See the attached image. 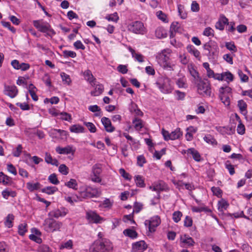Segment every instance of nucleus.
Returning a JSON list of instances; mask_svg holds the SVG:
<instances>
[{
	"instance_id": "24",
	"label": "nucleus",
	"mask_w": 252,
	"mask_h": 252,
	"mask_svg": "<svg viewBox=\"0 0 252 252\" xmlns=\"http://www.w3.org/2000/svg\"><path fill=\"white\" fill-rule=\"evenodd\" d=\"M128 51L131 53L132 57L134 59L135 61L138 62L139 63H143L144 62V58L143 55L141 54L137 53L131 47H128Z\"/></svg>"
},
{
	"instance_id": "26",
	"label": "nucleus",
	"mask_w": 252,
	"mask_h": 252,
	"mask_svg": "<svg viewBox=\"0 0 252 252\" xmlns=\"http://www.w3.org/2000/svg\"><path fill=\"white\" fill-rule=\"evenodd\" d=\"M85 79L92 85H95V79L90 70H85L83 73Z\"/></svg>"
},
{
	"instance_id": "64",
	"label": "nucleus",
	"mask_w": 252,
	"mask_h": 252,
	"mask_svg": "<svg viewBox=\"0 0 252 252\" xmlns=\"http://www.w3.org/2000/svg\"><path fill=\"white\" fill-rule=\"evenodd\" d=\"M230 95H224L223 94L219 95L220 98L221 102L225 106H229L230 104Z\"/></svg>"
},
{
	"instance_id": "29",
	"label": "nucleus",
	"mask_w": 252,
	"mask_h": 252,
	"mask_svg": "<svg viewBox=\"0 0 252 252\" xmlns=\"http://www.w3.org/2000/svg\"><path fill=\"white\" fill-rule=\"evenodd\" d=\"M189 156H192L193 159L199 162L202 160V158L199 153L194 148H191L189 149Z\"/></svg>"
},
{
	"instance_id": "61",
	"label": "nucleus",
	"mask_w": 252,
	"mask_h": 252,
	"mask_svg": "<svg viewBox=\"0 0 252 252\" xmlns=\"http://www.w3.org/2000/svg\"><path fill=\"white\" fill-rule=\"evenodd\" d=\"M49 182L55 185L59 184L60 181L58 179L57 175L55 173L51 174L48 178Z\"/></svg>"
},
{
	"instance_id": "37",
	"label": "nucleus",
	"mask_w": 252,
	"mask_h": 252,
	"mask_svg": "<svg viewBox=\"0 0 252 252\" xmlns=\"http://www.w3.org/2000/svg\"><path fill=\"white\" fill-rule=\"evenodd\" d=\"M58 189L55 186H48L43 188L41 189V191L43 193H46L48 195H51L54 194L58 191Z\"/></svg>"
},
{
	"instance_id": "27",
	"label": "nucleus",
	"mask_w": 252,
	"mask_h": 252,
	"mask_svg": "<svg viewBox=\"0 0 252 252\" xmlns=\"http://www.w3.org/2000/svg\"><path fill=\"white\" fill-rule=\"evenodd\" d=\"M228 22V19L226 17H221L219 21L216 23L215 27L216 29L222 31L224 29V26Z\"/></svg>"
},
{
	"instance_id": "63",
	"label": "nucleus",
	"mask_w": 252,
	"mask_h": 252,
	"mask_svg": "<svg viewBox=\"0 0 252 252\" xmlns=\"http://www.w3.org/2000/svg\"><path fill=\"white\" fill-rule=\"evenodd\" d=\"M179 58L180 62L183 64L186 65L188 64L189 62V59L187 57L185 53L180 54L179 56Z\"/></svg>"
},
{
	"instance_id": "44",
	"label": "nucleus",
	"mask_w": 252,
	"mask_h": 252,
	"mask_svg": "<svg viewBox=\"0 0 252 252\" xmlns=\"http://www.w3.org/2000/svg\"><path fill=\"white\" fill-rule=\"evenodd\" d=\"M27 188L30 191L32 192L39 189L40 188V184L38 182L35 183L28 182L27 183Z\"/></svg>"
},
{
	"instance_id": "3",
	"label": "nucleus",
	"mask_w": 252,
	"mask_h": 252,
	"mask_svg": "<svg viewBox=\"0 0 252 252\" xmlns=\"http://www.w3.org/2000/svg\"><path fill=\"white\" fill-rule=\"evenodd\" d=\"M156 84L160 91L164 94H170L173 90V86L171 83V81L170 78L167 77L161 76L158 77Z\"/></svg>"
},
{
	"instance_id": "40",
	"label": "nucleus",
	"mask_w": 252,
	"mask_h": 252,
	"mask_svg": "<svg viewBox=\"0 0 252 252\" xmlns=\"http://www.w3.org/2000/svg\"><path fill=\"white\" fill-rule=\"evenodd\" d=\"M191 210L192 212L196 213H201L202 212L208 213L211 212L210 209L204 205H202L199 207L193 206L191 208Z\"/></svg>"
},
{
	"instance_id": "31",
	"label": "nucleus",
	"mask_w": 252,
	"mask_h": 252,
	"mask_svg": "<svg viewBox=\"0 0 252 252\" xmlns=\"http://www.w3.org/2000/svg\"><path fill=\"white\" fill-rule=\"evenodd\" d=\"M238 106L242 114L246 116L247 114V104L243 100H240L238 101Z\"/></svg>"
},
{
	"instance_id": "41",
	"label": "nucleus",
	"mask_w": 252,
	"mask_h": 252,
	"mask_svg": "<svg viewBox=\"0 0 252 252\" xmlns=\"http://www.w3.org/2000/svg\"><path fill=\"white\" fill-rule=\"evenodd\" d=\"M64 199L66 201L69 203L71 205L74 204L75 202H77L78 201H81L82 198L80 197V195L79 196L74 195L72 196H64Z\"/></svg>"
},
{
	"instance_id": "22",
	"label": "nucleus",
	"mask_w": 252,
	"mask_h": 252,
	"mask_svg": "<svg viewBox=\"0 0 252 252\" xmlns=\"http://www.w3.org/2000/svg\"><path fill=\"white\" fill-rule=\"evenodd\" d=\"M132 123L134 129L138 131H141L145 125L143 121L136 117L133 119Z\"/></svg>"
},
{
	"instance_id": "13",
	"label": "nucleus",
	"mask_w": 252,
	"mask_h": 252,
	"mask_svg": "<svg viewBox=\"0 0 252 252\" xmlns=\"http://www.w3.org/2000/svg\"><path fill=\"white\" fill-rule=\"evenodd\" d=\"M69 212L68 209L64 207H60L55 209L48 213V216L51 218L59 219L64 217Z\"/></svg>"
},
{
	"instance_id": "12",
	"label": "nucleus",
	"mask_w": 252,
	"mask_h": 252,
	"mask_svg": "<svg viewBox=\"0 0 252 252\" xmlns=\"http://www.w3.org/2000/svg\"><path fill=\"white\" fill-rule=\"evenodd\" d=\"M160 218L158 216H154L149 220H145L144 224L148 228L149 231L151 232H154L156 228L160 224Z\"/></svg>"
},
{
	"instance_id": "43",
	"label": "nucleus",
	"mask_w": 252,
	"mask_h": 252,
	"mask_svg": "<svg viewBox=\"0 0 252 252\" xmlns=\"http://www.w3.org/2000/svg\"><path fill=\"white\" fill-rule=\"evenodd\" d=\"M71 132L79 133H83L84 132V128L79 125H74L71 126L69 128Z\"/></svg>"
},
{
	"instance_id": "59",
	"label": "nucleus",
	"mask_w": 252,
	"mask_h": 252,
	"mask_svg": "<svg viewBox=\"0 0 252 252\" xmlns=\"http://www.w3.org/2000/svg\"><path fill=\"white\" fill-rule=\"evenodd\" d=\"M183 216L182 213L179 211H175L172 215V220L178 223L179 222Z\"/></svg>"
},
{
	"instance_id": "42",
	"label": "nucleus",
	"mask_w": 252,
	"mask_h": 252,
	"mask_svg": "<svg viewBox=\"0 0 252 252\" xmlns=\"http://www.w3.org/2000/svg\"><path fill=\"white\" fill-rule=\"evenodd\" d=\"M124 234L131 239H135L137 237V233L131 229H126L123 231Z\"/></svg>"
},
{
	"instance_id": "62",
	"label": "nucleus",
	"mask_w": 252,
	"mask_h": 252,
	"mask_svg": "<svg viewBox=\"0 0 252 252\" xmlns=\"http://www.w3.org/2000/svg\"><path fill=\"white\" fill-rule=\"evenodd\" d=\"M203 35L209 37H213L214 35V31L213 29L207 27L204 29Z\"/></svg>"
},
{
	"instance_id": "17",
	"label": "nucleus",
	"mask_w": 252,
	"mask_h": 252,
	"mask_svg": "<svg viewBox=\"0 0 252 252\" xmlns=\"http://www.w3.org/2000/svg\"><path fill=\"white\" fill-rule=\"evenodd\" d=\"M3 92L5 95L13 98L17 95L18 90L15 86L5 85Z\"/></svg>"
},
{
	"instance_id": "6",
	"label": "nucleus",
	"mask_w": 252,
	"mask_h": 252,
	"mask_svg": "<svg viewBox=\"0 0 252 252\" xmlns=\"http://www.w3.org/2000/svg\"><path fill=\"white\" fill-rule=\"evenodd\" d=\"M197 86L198 93L203 96L210 97L211 95V88L209 82L202 79L195 83Z\"/></svg>"
},
{
	"instance_id": "30",
	"label": "nucleus",
	"mask_w": 252,
	"mask_h": 252,
	"mask_svg": "<svg viewBox=\"0 0 252 252\" xmlns=\"http://www.w3.org/2000/svg\"><path fill=\"white\" fill-rule=\"evenodd\" d=\"M92 86L94 87V90L92 91L91 94L93 96H98L100 95L103 91L104 88L101 84L93 85Z\"/></svg>"
},
{
	"instance_id": "15",
	"label": "nucleus",
	"mask_w": 252,
	"mask_h": 252,
	"mask_svg": "<svg viewBox=\"0 0 252 252\" xmlns=\"http://www.w3.org/2000/svg\"><path fill=\"white\" fill-rule=\"evenodd\" d=\"M216 77L217 80L220 81H224L228 84L232 82L234 80L233 75L228 71L219 73Z\"/></svg>"
},
{
	"instance_id": "4",
	"label": "nucleus",
	"mask_w": 252,
	"mask_h": 252,
	"mask_svg": "<svg viewBox=\"0 0 252 252\" xmlns=\"http://www.w3.org/2000/svg\"><path fill=\"white\" fill-rule=\"evenodd\" d=\"M62 226V222L57 221L51 217L46 219L43 223L44 230L48 233L60 231Z\"/></svg>"
},
{
	"instance_id": "35",
	"label": "nucleus",
	"mask_w": 252,
	"mask_h": 252,
	"mask_svg": "<svg viewBox=\"0 0 252 252\" xmlns=\"http://www.w3.org/2000/svg\"><path fill=\"white\" fill-rule=\"evenodd\" d=\"M155 35L158 38H163L166 37L167 32L163 28L158 27L155 31Z\"/></svg>"
},
{
	"instance_id": "51",
	"label": "nucleus",
	"mask_w": 252,
	"mask_h": 252,
	"mask_svg": "<svg viewBox=\"0 0 252 252\" xmlns=\"http://www.w3.org/2000/svg\"><path fill=\"white\" fill-rule=\"evenodd\" d=\"M65 186L69 188L76 190L77 189L78 184L75 179H71L69 181L65 183Z\"/></svg>"
},
{
	"instance_id": "8",
	"label": "nucleus",
	"mask_w": 252,
	"mask_h": 252,
	"mask_svg": "<svg viewBox=\"0 0 252 252\" xmlns=\"http://www.w3.org/2000/svg\"><path fill=\"white\" fill-rule=\"evenodd\" d=\"M161 133L165 141L175 140L179 139L183 135L180 128H176L174 131L169 132L168 131L162 129Z\"/></svg>"
},
{
	"instance_id": "39",
	"label": "nucleus",
	"mask_w": 252,
	"mask_h": 252,
	"mask_svg": "<svg viewBox=\"0 0 252 252\" xmlns=\"http://www.w3.org/2000/svg\"><path fill=\"white\" fill-rule=\"evenodd\" d=\"M189 71L190 75L193 77L194 83L198 81L201 78L199 77L198 72L194 68L192 65L188 66Z\"/></svg>"
},
{
	"instance_id": "25",
	"label": "nucleus",
	"mask_w": 252,
	"mask_h": 252,
	"mask_svg": "<svg viewBox=\"0 0 252 252\" xmlns=\"http://www.w3.org/2000/svg\"><path fill=\"white\" fill-rule=\"evenodd\" d=\"M186 131V139L188 141H190L193 139V135L197 132V128L196 127L190 126L187 128Z\"/></svg>"
},
{
	"instance_id": "28",
	"label": "nucleus",
	"mask_w": 252,
	"mask_h": 252,
	"mask_svg": "<svg viewBox=\"0 0 252 252\" xmlns=\"http://www.w3.org/2000/svg\"><path fill=\"white\" fill-rule=\"evenodd\" d=\"M187 50L189 54L194 56L196 59H200V53L194 46L192 45H189L187 47Z\"/></svg>"
},
{
	"instance_id": "2",
	"label": "nucleus",
	"mask_w": 252,
	"mask_h": 252,
	"mask_svg": "<svg viewBox=\"0 0 252 252\" xmlns=\"http://www.w3.org/2000/svg\"><path fill=\"white\" fill-rule=\"evenodd\" d=\"M113 249L112 243L103 239L94 242L90 248V252H111Z\"/></svg>"
},
{
	"instance_id": "45",
	"label": "nucleus",
	"mask_w": 252,
	"mask_h": 252,
	"mask_svg": "<svg viewBox=\"0 0 252 252\" xmlns=\"http://www.w3.org/2000/svg\"><path fill=\"white\" fill-rule=\"evenodd\" d=\"M49 134L50 136L54 137H56L58 135H66V132L64 130L61 129H52L49 131Z\"/></svg>"
},
{
	"instance_id": "23",
	"label": "nucleus",
	"mask_w": 252,
	"mask_h": 252,
	"mask_svg": "<svg viewBox=\"0 0 252 252\" xmlns=\"http://www.w3.org/2000/svg\"><path fill=\"white\" fill-rule=\"evenodd\" d=\"M149 188L153 191L158 192L164 190L167 188V186L163 182L159 181L155 183L153 186H150Z\"/></svg>"
},
{
	"instance_id": "10",
	"label": "nucleus",
	"mask_w": 252,
	"mask_h": 252,
	"mask_svg": "<svg viewBox=\"0 0 252 252\" xmlns=\"http://www.w3.org/2000/svg\"><path fill=\"white\" fill-rule=\"evenodd\" d=\"M129 31L140 34H144L146 33V29L144 24L138 21L132 22L127 26Z\"/></svg>"
},
{
	"instance_id": "55",
	"label": "nucleus",
	"mask_w": 252,
	"mask_h": 252,
	"mask_svg": "<svg viewBox=\"0 0 252 252\" xmlns=\"http://www.w3.org/2000/svg\"><path fill=\"white\" fill-rule=\"evenodd\" d=\"M203 139L206 143L212 145H216L217 143L215 139L210 134L205 135L203 137Z\"/></svg>"
},
{
	"instance_id": "46",
	"label": "nucleus",
	"mask_w": 252,
	"mask_h": 252,
	"mask_svg": "<svg viewBox=\"0 0 252 252\" xmlns=\"http://www.w3.org/2000/svg\"><path fill=\"white\" fill-rule=\"evenodd\" d=\"M1 194L2 197L6 199H7L9 196L14 197L16 195L15 191L8 189L3 190L2 191Z\"/></svg>"
},
{
	"instance_id": "47",
	"label": "nucleus",
	"mask_w": 252,
	"mask_h": 252,
	"mask_svg": "<svg viewBox=\"0 0 252 252\" xmlns=\"http://www.w3.org/2000/svg\"><path fill=\"white\" fill-rule=\"evenodd\" d=\"M29 92L32 97V99L34 101L38 100V96L35 94L36 88L32 84H30L28 87Z\"/></svg>"
},
{
	"instance_id": "50",
	"label": "nucleus",
	"mask_w": 252,
	"mask_h": 252,
	"mask_svg": "<svg viewBox=\"0 0 252 252\" xmlns=\"http://www.w3.org/2000/svg\"><path fill=\"white\" fill-rule=\"evenodd\" d=\"M28 225L26 223H22L18 226V233L21 236H24L25 233L27 232Z\"/></svg>"
},
{
	"instance_id": "32",
	"label": "nucleus",
	"mask_w": 252,
	"mask_h": 252,
	"mask_svg": "<svg viewBox=\"0 0 252 252\" xmlns=\"http://www.w3.org/2000/svg\"><path fill=\"white\" fill-rule=\"evenodd\" d=\"M14 216L13 214H9L5 218L4 221L5 227L7 228H11L13 225V220Z\"/></svg>"
},
{
	"instance_id": "54",
	"label": "nucleus",
	"mask_w": 252,
	"mask_h": 252,
	"mask_svg": "<svg viewBox=\"0 0 252 252\" xmlns=\"http://www.w3.org/2000/svg\"><path fill=\"white\" fill-rule=\"evenodd\" d=\"M73 247V242L71 240H69L66 242H63L60 246V249L63 250L66 249L67 250H70Z\"/></svg>"
},
{
	"instance_id": "7",
	"label": "nucleus",
	"mask_w": 252,
	"mask_h": 252,
	"mask_svg": "<svg viewBox=\"0 0 252 252\" xmlns=\"http://www.w3.org/2000/svg\"><path fill=\"white\" fill-rule=\"evenodd\" d=\"M203 49L208 51L207 54L209 59L217 58L219 53V48L215 41H210L204 44Z\"/></svg>"
},
{
	"instance_id": "49",
	"label": "nucleus",
	"mask_w": 252,
	"mask_h": 252,
	"mask_svg": "<svg viewBox=\"0 0 252 252\" xmlns=\"http://www.w3.org/2000/svg\"><path fill=\"white\" fill-rule=\"evenodd\" d=\"M186 82V78L185 76H183L177 80L176 84L180 88H186L187 87Z\"/></svg>"
},
{
	"instance_id": "58",
	"label": "nucleus",
	"mask_w": 252,
	"mask_h": 252,
	"mask_svg": "<svg viewBox=\"0 0 252 252\" xmlns=\"http://www.w3.org/2000/svg\"><path fill=\"white\" fill-rule=\"evenodd\" d=\"M130 110L131 112L134 113L136 116H142L143 115V112L140 109H138L136 105L133 103H131Z\"/></svg>"
},
{
	"instance_id": "34",
	"label": "nucleus",
	"mask_w": 252,
	"mask_h": 252,
	"mask_svg": "<svg viewBox=\"0 0 252 252\" xmlns=\"http://www.w3.org/2000/svg\"><path fill=\"white\" fill-rule=\"evenodd\" d=\"M45 160L48 164L55 166L58 165V161L56 159L53 158L49 153L46 152L45 153Z\"/></svg>"
},
{
	"instance_id": "53",
	"label": "nucleus",
	"mask_w": 252,
	"mask_h": 252,
	"mask_svg": "<svg viewBox=\"0 0 252 252\" xmlns=\"http://www.w3.org/2000/svg\"><path fill=\"white\" fill-rule=\"evenodd\" d=\"M112 205V202L109 199H105L101 202L99 205V207L104 209H109Z\"/></svg>"
},
{
	"instance_id": "9",
	"label": "nucleus",
	"mask_w": 252,
	"mask_h": 252,
	"mask_svg": "<svg viewBox=\"0 0 252 252\" xmlns=\"http://www.w3.org/2000/svg\"><path fill=\"white\" fill-rule=\"evenodd\" d=\"M86 219L89 223L99 224L105 220V219L100 216L96 211L93 210L86 211Z\"/></svg>"
},
{
	"instance_id": "11",
	"label": "nucleus",
	"mask_w": 252,
	"mask_h": 252,
	"mask_svg": "<svg viewBox=\"0 0 252 252\" xmlns=\"http://www.w3.org/2000/svg\"><path fill=\"white\" fill-rule=\"evenodd\" d=\"M34 26L39 31L47 33L48 34H55V32L50 28V26L47 22L42 20H36L33 21Z\"/></svg>"
},
{
	"instance_id": "21",
	"label": "nucleus",
	"mask_w": 252,
	"mask_h": 252,
	"mask_svg": "<svg viewBox=\"0 0 252 252\" xmlns=\"http://www.w3.org/2000/svg\"><path fill=\"white\" fill-rule=\"evenodd\" d=\"M216 129L223 135H231L234 132V129L232 126H217Z\"/></svg>"
},
{
	"instance_id": "33",
	"label": "nucleus",
	"mask_w": 252,
	"mask_h": 252,
	"mask_svg": "<svg viewBox=\"0 0 252 252\" xmlns=\"http://www.w3.org/2000/svg\"><path fill=\"white\" fill-rule=\"evenodd\" d=\"M232 89L227 85H223L219 89V95H231Z\"/></svg>"
},
{
	"instance_id": "16",
	"label": "nucleus",
	"mask_w": 252,
	"mask_h": 252,
	"mask_svg": "<svg viewBox=\"0 0 252 252\" xmlns=\"http://www.w3.org/2000/svg\"><path fill=\"white\" fill-rule=\"evenodd\" d=\"M194 243L193 239L188 235L180 236V246L182 247H190L193 246Z\"/></svg>"
},
{
	"instance_id": "1",
	"label": "nucleus",
	"mask_w": 252,
	"mask_h": 252,
	"mask_svg": "<svg viewBox=\"0 0 252 252\" xmlns=\"http://www.w3.org/2000/svg\"><path fill=\"white\" fill-rule=\"evenodd\" d=\"M171 53V50L167 48L162 50L156 56L158 63L164 69L168 70H173L175 65L170 61Z\"/></svg>"
},
{
	"instance_id": "36",
	"label": "nucleus",
	"mask_w": 252,
	"mask_h": 252,
	"mask_svg": "<svg viewBox=\"0 0 252 252\" xmlns=\"http://www.w3.org/2000/svg\"><path fill=\"white\" fill-rule=\"evenodd\" d=\"M134 181L137 187L139 188H144L145 187L144 178L141 175H135L134 176Z\"/></svg>"
},
{
	"instance_id": "48",
	"label": "nucleus",
	"mask_w": 252,
	"mask_h": 252,
	"mask_svg": "<svg viewBox=\"0 0 252 252\" xmlns=\"http://www.w3.org/2000/svg\"><path fill=\"white\" fill-rule=\"evenodd\" d=\"M62 80L64 84L70 85L71 83V79L70 76L64 72H61L60 74Z\"/></svg>"
},
{
	"instance_id": "38",
	"label": "nucleus",
	"mask_w": 252,
	"mask_h": 252,
	"mask_svg": "<svg viewBox=\"0 0 252 252\" xmlns=\"http://www.w3.org/2000/svg\"><path fill=\"white\" fill-rule=\"evenodd\" d=\"M180 24L177 22H174L170 26V37L174 36V33L180 32Z\"/></svg>"
},
{
	"instance_id": "56",
	"label": "nucleus",
	"mask_w": 252,
	"mask_h": 252,
	"mask_svg": "<svg viewBox=\"0 0 252 252\" xmlns=\"http://www.w3.org/2000/svg\"><path fill=\"white\" fill-rule=\"evenodd\" d=\"M58 118L68 122H70L72 119L71 115L66 112H60Z\"/></svg>"
},
{
	"instance_id": "18",
	"label": "nucleus",
	"mask_w": 252,
	"mask_h": 252,
	"mask_svg": "<svg viewBox=\"0 0 252 252\" xmlns=\"http://www.w3.org/2000/svg\"><path fill=\"white\" fill-rule=\"evenodd\" d=\"M147 248V245L144 241H140L132 244L133 252H143Z\"/></svg>"
},
{
	"instance_id": "20",
	"label": "nucleus",
	"mask_w": 252,
	"mask_h": 252,
	"mask_svg": "<svg viewBox=\"0 0 252 252\" xmlns=\"http://www.w3.org/2000/svg\"><path fill=\"white\" fill-rule=\"evenodd\" d=\"M101 122L106 131L112 132L115 130V127L112 126L111 120L109 118L103 117L101 118Z\"/></svg>"
},
{
	"instance_id": "57",
	"label": "nucleus",
	"mask_w": 252,
	"mask_h": 252,
	"mask_svg": "<svg viewBox=\"0 0 252 252\" xmlns=\"http://www.w3.org/2000/svg\"><path fill=\"white\" fill-rule=\"evenodd\" d=\"M211 191L214 195L218 198H222V191L219 187H213L211 188Z\"/></svg>"
},
{
	"instance_id": "14",
	"label": "nucleus",
	"mask_w": 252,
	"mask_h": 252,
	"mask_svg": "<svg viewBox=\"0 0 252 252\" xmlns=\"http://www.w3.org/2000/svg\"><path fill=\"white\" fill-rule=\"evenodd\" d=\"M76 151L75 148L72 145H67L64 147L58 146L56 148V152L61 155H73Z\"/></svg>"
},
{
	"instance_id": "60",
	"label": "nucleus",
	"mask_w": 252,
	"mask_h": 252,
	"mask_svg": "<svg viewBox=\"0 0 252 252\" xmlns=\"http://www.w3.org/2000/svg\"><path fill=\"white\" fill-rule=\"evenodd\" d=\"M10 182L9 178L2 172H0V183L4 185H6Z\"/></svg>"
},
{
	"instance_id": "52",
	"label": "nucleus",
	"mask_w": 252,
	"mask_h": 252,
	"mask_svg": "<svg viewBox=\"0 0 252 252\" xmlns=\"http://www.w3.org/2000/svg\"><path fill=\"white\" fill-rule=\"evenodd\" d=\"M226 48L229 50L232 54L236 53L237 49L233 42H226L225 43Z\"/></svg>"
},
{
	"instance_id": "19",
	"label": "nucleus",
	"mask_w": 252,
	"mask_h": 252,
	"mask_svg": "<svg viewBox=\"0 0 252 252\" xmlns=\"http://www.w3.org/2000/svg\"><path fill=\"white\" fill-rule=\"evenodd\" d=\"M229 206V203L227 200L221 198L217 203V209L219 212L223 213Z\"/></svg>"
},
{
	"instance_id": "5",
	"label": "nucleus",
	"mask_w": 252,
	"mask_h": 252,
	"mask_svg": "<svg viewBox=\"0 0 252 252\" xmlns=\"http://www.w3.org/2000/svg\"><path fill=\"white\" fill-rule=\"evenodd\" d=\"M80 197L83 199L96 197L100 195L101 190L99 189L92 186H87L80 188L79 191Z\"/></svg>"
}]
</instances>
